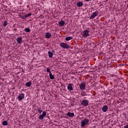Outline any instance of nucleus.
Segmentation results:
<instances>
[{
    "instance_id": "39448f33",
    "label": "nucleus",
    "mask_w": 128,
    "mask_h": 128,
    "mask_svg": "<svg viewBox=\"0 0 128 128\" xmlns=\"http://www.w3.org/2000/svg\"><path fill=\"white\" fill-rule=\"evenodd\" d=\"M89 32L90 31H88V30H85L84 31L82 36L83 38H88V36H90Z\"/></svg>"
},
{
    "instance_id": "1a4fd4ad",
    "label": "nucleus",
    "mask_w": 128,
    "mask_h": 128,
    "mask_svg": "<svg viewBox=\"0 0 128 128\" xmlns=\"http://www.w3.org/2000/svg\"><path fill=\"white\" fill-rule=\"evenodd\" d=\"M17 43L19 44H22V37H18L17 38Z\"/></svg>"
},
{
    "instance_id": "7ed1b4c3",
    "label": "nucleus",
    "mask_w": 128,
    "mask_h": 128,
    "mask_svg": "<svg viewBox=\"0 0 128 128\" xmlns=\"http://www.w3.org/2000/svg\"><path fill=\"white\" fill-rule=\"evenodd\" d=\"M98 14V10H96V12H94L92 14H91L90 19L92 20V18H94Z\"/></svg>"
},
{
    "instance_id": "6e6552de",
    "label": "nucleus",
    "mask_w": 128,
    "mask_h": 128,
    "mask_svg": "<svg viewBox=\"0 0 128 128\" xmlns=\"http://www.w3.org/2000/svg\"><path fill=\"white\" fill-rule=\"evenodd\" d=\"M24 98V94H22L18 95V100H22Z\"/></svg>"
},
{
    "instance_id": "ddd939ff",
    "label": "nucleus",
    "mask_w": 128,
    "mask_h": 128,
    "mask_svg": "<svg viewBox=\"0 0 128 128\" xmlns=\"http://www.w3.org/2000/svg\"><path fill=\"white\" fill-rule=\"evenodd\" d=\"M108 106L106 105L104 106L102 108V110L104 112H106L108 111Z\"/></svg>"
},
{
    "instance_id": "b1692460",
    "label": "nucleus",
    "mask_w": 128,
    "mask_h": 128,
    "mask_svg": "<svg viewBox=\"0 0 128 128\" xmlns=\"http://www.w3.org/2000/svg\"><path fill=\"white\" fill-rule=\"evenodd\" d=\"M21 18H22V20H24L26 18V15H24L23 16H20Z\"/></svg>"
},
{
    "instance_id": "393cba45",
    "label": "nucleus",
    "mask_w": 128,
    "mask_h": 128,
    "mask_svg": "<svg viewBox=\"0 0 128 128\" xmlns=\"http://www.w3.org/2000/svg\"><path fill=\"white\" fill-rule=\"evenodd\" d=\"M46 72H49V74L52 73V72H50V68H46Z\"/></svg>"
},
{
    "instance_id": "f03ea898",
    "label": "nucleus",
    "mask_w": 128,
    "mask_h": 128,
    "mask_svg": "<svg viewBox=\"0 0 128 128\" xmlns=\"http://www.w3.org/2000/svg\"><path fill=\"white\" fill-rule=\"evenodd\" d=\"M60 48H66V49L70 48V45H68L66 43L61 42L60 43Z\"/></svg>"
},
{
    "instance_id": "6ab92c4d",
    "label": "nucleus",
    "mask_w": 128,
    "mask_h": 128,
    "mask_svg": "<svg viewBox=\"0 0 128 128\" xmlns=\"http://www.w3.org/2000/svg\"><path fill=\"white\" fill-rule=\"evenodd\" d=\"M2 126H8V121L4 120L2 122Z\"/></svg>"
},
{
    "instance_id": "9b49d317",
    "label": "nucleus",
    "mask_w": 128,
    "mask_h": 128,
    "mask_svg": "<svg viewBox=\"0 0 128 128\" xmlns=\"http://www.w3.org/2000/svg\"><path fill=\"white\" fill-rule=\"evenodd\" d=\"M51 36H52V34H50V32L46 33L45 34L46 38H50Z\"/></svg>"
},
{
    "instance_id": "a878e982",
    "label": "nucleus",
    "mask_w": 128,
    "mask_h": 128,
    "mask_svg": "<svg viewBox=\"0 0 128 128\" xmlns=\"http://www.w3.org/2000/svg\"><path fill=\"white\" fill-rule=\"evenodd\" d=\"M38 110V112H40V114H42V109L40 108H37Z\"/></svg>"
},
{
    "instance_id": "4468645a",
    "label": "nucleus",
    "mask_w": 128,
    "mask_h": 128,
    "mask_svg": "<svg viewBox=\"0 0 128 128\" xmlns=\"http://www.w3.org/2000/svg\"><path fill=\"white\" fill-rule=\"evenodd\" d=\"M67 116H69V118H72V116H74V112H68L67 113Z\"/></svg>"
},
{
    "instance_id": "bb28decb",
    "label": "nucleus",
    "mask_w": 128,
    "mask_h": 128,
    "mask_svg": "<svg viewBox=\"0 0 128 128\" xmlns=\"http://www.w3.org/2000/svg\"><path fill=\"white\" fill-rule=\"evenodd\" d=\"M124 128H128V124L124 126Z\"/></svg>"
},
{
    "instance_id": "4be33fe9",
    "label": "nucleus",
    "mask_w": 128,
    "mask_h": 128,
    "mask_svg": "<svg viewBox=\"0 0 128 128\" xmlns=\"http://www.w3.org/2000/svg\"><path fill=\"white\" fill-rule=\"evenodd\" d=\"M25 32H30V28H26L24 29Z\"/></svg>"
},
{
    "instance_id": "c85d7f7f",
    "label": "nucleus",
    "mask_w": 128,
    "mask_h": 128,
    "mask_svg": "<svg viewBox=\"0 0 128 128\" xmlns=\"http://www.w3.org/2000/svg\"><path fill=\"white\" fill-rule=\"evenodd\" d=\"M89 0H85L86 2H89Z\"/></svg>"
},
{
    "instance_id": "a211bd4d",
    "label": "nucleus",
    "mask_w": 128,
    "mask_h": 128,
    "mask_svg": "<svg viewBox=\"0 0 128 128\" xmlns=\"http://www.w3.org/2000/svg\"><path fill=\"white\" fill-rule=\"evenodd\" d=\"M32 86V82H27L26 83V86H28V88H30Z\"/></svg>"
},
{
    "instance_id": "f3484780",
    "label": "nucleus",
    "mask_w": 128,
    "mask_h": 128,
    "mask_svg": "<svg viewBox=\"0 0 128 128\" xmlns=\"http://www.w3.org/2000/svg\"><path fill=\"white\" fill-rule=\"evenodd\" d=\"M49 76H50V80H54V76L52 75V72L49 74Z\"/></svg>"
},
{
    "instance_id": "aec40b11",
    "label": "nucleus",
    "mask_w": 128,
    "mask_h": 128,
    "mask_svg": "<svg viewBox=\"0 0 128 128\" xmlns=\"http://www.w3.org/2000/svg\"><path fill=\"white\" fill-rule=\"evenodd\" d=\"M73 38L72 36H68L66 38V40L68 42V40H72Z\"/></svg>"
},
{
    "instance_id": "f257e3e1",
    "label": "nucleus",
    "mask_w": 128,
    "mask_h": 128,
    "mask_svg": "<svg viewBox=\"0 0 128 128\" xmlns=\"http://www.w3.org/2000/svg\"><path fill=\"white\" fill-rule=\"evenodd\" d=\"M88 122H90V120L87 118H84V120H82L81 121V128H84L85 126L88 124Z\"/></svg>"
},
{
    "instance_id": "2eb2a0df",
    "label": "nucleus",
    "mask_w": 128,
    "mask_h": 128,
    "mask_svg": "<svg viewBox=\"0 0 128 128\" xmlns=\"http://www.w3.org/2000/svg\"><path fill=\"white\" fill-rule=\"evenodd\" d=\"M65 24H66V22L64 20H61L58 22V24H59L60 26H64Z\"/></svg>"
},
{
    "instance_id": "20e7f679",
    "label": "nucleus",
    "mask_w": 128,
    "mask_h": 128,
    "mask_svg": "<svg viewBox=\"0 0 128 128\" xmlns=\"http://www.w3.org/2000/svg\"><path fill=\"white\" fill-rule=\"evenodd\" d=\"M81 104L84 106H88V100H82Z\"/></svg>"
},
{
    "instance_id": "9d476101",
    "label": "nucleus",
    "mask_w": 128,
    "mask_h": 128,
    "mask_svg": "<svg viewBox=\"0 0 128 128\" xmlns=\"http://www.w3.org/2000/svg\"><path fill=\"white\" fill-rule=\"evenodd\" d=\"M86 83L82 82L80 85V88L82 90H84V88H86Z\"/></svg>"
},
{
    "instance_id": "412c9836",
    "label": "nucleus",
    "mask_w": 128,
    "mask_h": 128,
    "mask_svg": "<svg viewBox=\"0 0 128 128\" xmlns=\"http://www.w3.org/2000/svg\"><path fill=\"white\" fill-rule=\"evenodd\" d=\"M8 22L6 20L4 21V24H3V26L6 28V26H8Z\"/></svg>"
},
{
    "instance_id": "cd10ccee",
    "label": "nucleus",
    "mask_w": 128,
    "mask_h": 128,
    "mask_svg": "<svg viewBox=\"0 0 128 128\" xmlns=\"http://www.w3.org/2000/svg\"><path fill=\"white\" fill-rule=\"evenodd\" d=\"M14 31L16 30V28H14Z\"/></svg>"
},
{
    "instance_id": "5701e85b",
    "label": "nucleus",
    "mask_w": 128,
    "mask_h": 128,
    "mask_svg": "<svg viewBox=\"0 0 128 128\" xmlns=\"http://www.w3.org/2000/svg\"><path fill=\"white\" fill-rule=\"evenodd\" d=\"M30 16H32V13H28L26 14V18Z\"/></svg>"
},
{
    "instance_id": "0eeeda50",
    "label": "nucleus",
    "mask_w": 128,
    "mask_h": 128,
    "mask_svg": "<svg viewBox=\"0 0 128 128\" xmlns=\"http://www.w3.org/2000/svg\"><path fill=\"white\" fill-rule=\"evenodd\" d=\"M72 86H74V84H69L67 86V88L68 90H70V92H72L74 90V88H72Z\"/></svg>"
},
{
    "instance_id": "f8f14e48",
    "label": "nucleus",
    "mask_w": 128,
    "mask_h": 128,
    "mask_svg": "<svg viewBox=\"0 0 128 128\" xmlns=\"http://www.w3.org/2000/svg\"><path fill=\"white\" fill-rule=\"evenodd\" d=\"M78 8H80L84 6V2H78L76 3Z\"/></svg>"
},
{
    "instance_id": "423d86ee",
    "label": "nucleus",
    "mask_w": 128,
    "mask_h": 128,
    "mask_svg": "<svg viewBox=\"0 0 128 128\" xmlns=\"http://www.w3.org/2000/svg\"><path fill=\"white\" fill-rule=\"evenodd\" d=\"M46 112L44 111L42 112V114L39 116V117H38L39 120H44V118L46 117Z\"/></svg>"
},
{
    "instance_id": "dca6fc26",
    "label": "nucleus",
    "mask_w": 128,
    "mask_h": 128,
    "mask_svg": "<svg viewBox=\"0 0 128 128\" xmlns=\"http://www.w3.org/2000/svg\"><path fill=\"white\" fill-rule=\"evenodd\" d=\"M48 54L50 58H52V56H54V54L50 51L48 52Z\"/></svg>"
}]
</instances>
